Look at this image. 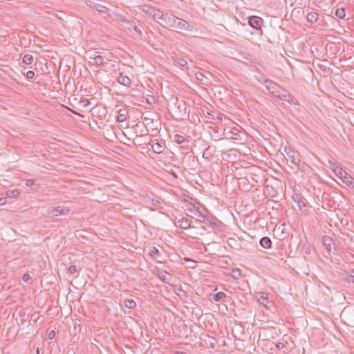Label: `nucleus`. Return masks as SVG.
I'll return each instance as SVG.
<instances>
[{
  "instance_id": "obj_17",
  "label": "nucleus",
  "mask_w": 354,
  "mask_h": 354,
  "mask_svg": "<svg viewBox=\"0 0 354 354\" xmlns=\"http://www.w3.org/2000/svg\"><path fill=\"white\" fill-rule=\"evenodd\" d=\"M322 242L324 246L326 247V250L328 252H330L331 246L333 244V239L330 236L324 235L322 236Z\"/></svg>"
},
{
  "instance_id": "obj_3",
  "label": "nucleus",
  "mask_w": 354,
  "mask_h": 354,
  "mask_svg": "<svg viewBox=\"0 0 354 354\" xmlns=\"http://www.w3.org/2000/svg\"><path fill=\"white\" fill-rule=\"evenodd\" d=\"M263 85L266 86L269 93L276 97L279 95L281 90H283V88H281L279 85L270 80H264Z\"/></svg>"
},
{
  "instance_id": "obj_12",
  "label": "nucleus",
  "mask_w": 354,
  "mask_h": 354,
  "mask_svg": "<svg viewBox=\"0 0 354 354\" xmlns=\"http://www.w3.org/2000/svg\"><path fill=\"white\" fill-rule=\"evenodd\" d=\"M218 219L211 213L207 214L205 221L203 223L208 224L210 227H214L217 225Z\"/></svg>"
},
{
  "instance_id": "obj_44",
  "label": "nucleus",
  "mask_w": 354,
  "mask_h": 354,
  "mask_svg": "<svg viewBox=\"0 0 354 354\" xmlns=\"http://www.w3.org/2000/svg\"><path fill=\"white\" fill-rule=\"evenodd\" d=\"M133 29V30L138 35H142V32L140 30V28H138L136 25L132 28Z\"/></svg>"
},
{
  "instance_id": "obj_53",
  "label": "nucleus",
  "mask_w": 354,
  "mask_h": 354,
  "mask_svg": "<svg viewBox=\"0 0 354 354\" xmlns=\"http://www.w3.org/2000/svg\"><path fill=\"white\" fill-rule=\"evenodd\" d=\"M208 113L209 116H212L211 113Z\"/></svg>"
},
{
  "instance_id": "obj_54",
  "label": "nucleus",
  "mask_w": 354,
  "mask_h": 354,
  "mask_svg": "<svg viewBox=\"0 0 354 354\" xmlns=\"http://www.w3.org/2000/svg\"><path fill=\"white\" fill-rule=\"evenodd\" d=\"M353 273H354V271H353Z\"/></svg>"
},
{
  "instance_id": "obj_22",
  "label": "nucleus",
  "mask_w": 354,
  "mask_h": 354,
  "mask_svg": "<svg viewBox=\"0 0 354 354\" xmlns=\"http://www.w3.org/2000/svg\"><path fill=\"white\" fill-rule=\"evenodd\" d=\"M209 212L206 208H202L201 212L198 214V217L196 220L199 222L203 223L205 221V218L207 216V214H209Z\"/></svg>"
},
{
  "instance_id": "obj_52",
  "label": "nucleus",
  "mask_w": 354,
  "mask_h": 354,
  "mask_svg": "<svg viewBox=\"0 0 354 354\" xmlns=\"http://www.w3.org/2000/svg\"><path fill=\"white\" fill-rule=\"evenodd\" d=\"M186 214H187V216H190V217L193 218V216H192V215H191V214H189L188 212H187V213H186Z\"/></svg>"
},
{
  "instance_id": "obj_41",
  "label": "nucleus",
  "mask_w": 354,
  "mask_h": 354,
  "mask_svg": "<svg viewBox=\"0 0 354 354\" xmlns=\"http://www.w3.org/2000/svg\"><path fill=\"white\" fill-rule=\"evenodd\" d=\"M234 278L237 279L241 276V272L239 269H236V270H233Z\"/></svg>"
},
{
  "instance_id": "obj_33",
  "label": "nucleus",
  "mask_w": 354,
  "mask_h": 354,
  "mask_svg": "<svg viewBox=\"0 0 354 354\" xmlns=\"http://www.w3.org/2000/svg\"><path fill=\"white\" fill-rule=\"evenodd\" d=\"M169 276V277H171V275L169 274V272H167V271L165 270H161L159 274H158V277L162 281H165V282H167V277Z\"/></svg>"
},
{
  "instance_id": "obj_25",
  "label": "nucleus",
  "mask_w": 354,
  "mask_h": 354,
  "mask_svg": "<svg viewBox=\"0 0 354 354\" xmlns=\"http://www.w3.org/2000/svg\"><path fill=\"white\" fill-rule=\"evenodd\" d=\"M126 110H120L118 112V115L117 117V122H123L126 120L127 116H126Z\"/></svg>"
},
{
  "instance_id": "obj_43",
  "label": "nucleus",
  "mask_w": 354,
  "mask_h": 354,
  "mask_svg": "<svg viewBox=\"0 0 354 354\" xmlns=\"http://www.w3.org/2000/svg\"><path fill=\"white\" fill-rule=\"evenodd\" d=\"M346 281L348 283H354V275H350L346 278Z\"/></svg>"
},
{
  "instance_id": "obj_46",
  "label": "nucleus",
  "mask_w": 354,
  "mask_h": 354,
  "mask_svg": "<svg viewBox=\"0 0 354 354\" xmlns=\"http://www.w3.org/2000/svg\"><path fill=\"white\" fill-rule=\"evenodd\" d=\"M277 347L278 349H281L283 348V344L281 342H279L277 344Z\"/></svg>"
},
{
  "instance_id": "obj_21",
  "label": "nucleus",
  "mask_w": 354,
  "mask_h": 354,
  "mask_svg": "<svg viewBox=\"0 0 354 354\" xmlns=\"http://www.w3.org/2000/svg\"><path fill=\"white\" fill-rule=\"evenodd\" d=\"M149 255L153 259H158L161 257V254H160V251L155 246H153L149 248Z\"/></svg>"
},
{
  "instance_id": "obj_2",
  "label": "nucleus",
  "mask_w": 354,
  "mask_h": 354,
  "mask_svg": "<svg viewBox=\"0 0 354 354\" xmlns=\"http://www.w3.org/2000/svg\"><path fill=\"white\" fill-rule=\"evenodd\" d=\"M70 212V208L65 206L50 207L47 210V214L51 218L60 216H67Z\"/></svg>"
},
{
  "instance_id": "obj_11",
  "label": "nucleus",
  "mask_w": 354,
  "mask_h": 354,
  "mask_svg": "<svg viewBox=\"0 0 354 354\" xmlns=\"http://www.w3.org/2000/svg\"><path fill=\"white\" fill-rule=\"evenodd\" d=\"M118 82L119 84L127 87H130L131 84V79L127 75H124L122 73H120V75L118 78Z\"/></svg>"
},
{
  "instance_id": "obj_42",
  "label": "nucleus",
  "mask_w": 354,
  "mask_h": 354,
  "mask_svg": "<svg viewBox=\"0 0 354 354\" xmlns=\"http://www.w3.org/2000/svg\"><path fill=\"white\" fill-rule=\"evenodd\" d=\"M55 337V330H51L48 335V339H53L54 337Z\"/></svg>"
},
{
  "instance_id": "obj_24",
  "label": "nucleus",
  "mask_w": 354,
  "mask_h": 354,
  "mask_svg": "<svg viewBox=\"0 0 354 354\" xmlns=\"http://www.w3.org/2000/svg\"><path fill=\"white\" fill-rule=\"evenodd\" d=\"M342 180L346 185L351 187L354 184V178L348 174L344 176Z\"/></svg>"
},
{
  "instance_id": "obj_14",
  "label": "nucleus",
  "mask_w": 354,
  "mask_h": 354,
  "mask_svg": "<svg viewBox=\"0 0 354 354\" xmlns=\"http://www.w3.org/2000/svg\"><path fill=\"white\" fill-rule=\"evenodd\" d=\"M329 163L332 164L333 170L337 176L342 179L344 176L346 175L347 173L334 162L330 161Z\"/></svg>"
},
{
  "instance_id": "obj_27",
  "label": "nucleus",
  "mask_w": 354,
  "mask_h": 354,
  "mask_svg": "<svg viewBox=\"0 0 354 354\" xmlns=\"http://www.w3.org/2000/svg\"><path fill=\"white\" fill-rule=\"evenodd\" d=\"M214 301L218 302L222 301L225 297H226V295L223 292H218L212 296Z\"/></svg>"
},
{
  "instance_id": "obj_36",
  "label": "nucleus",
  "mask_w": 354,
  "mask_h": 354,
  "mask_svg": "<svg viewBox=\"0 0 354 354\" xmlns=\"http://www.w3.org/2000/svg\"><path fill=\"white\" fill-rule=\"evenodd\" d=\"M77 271V267L75 266L72 265V266H70L68 268V272H70L71 274H74Z\"/></svg>"
},
{
  "instance_id": "obj_35",
  "label": "nucleus",
  "mask_w": 354,
  "mask_h": 354,
  "mask_svg": "<svg viewBox=\"0 0 354 354\" xmlns=\"http://www.w3.org/2000/svg\"><path fill=\"white\" fill-rule=\"evenodd\" d=\"M23 281L26 283H31V281H32V277H30V274L26 273L23 275Z\"/></svg>"
},
{
  "instance_id": "obj_30",
  "label": "nucleus",
  "mask_w": 354,
  "mask_h": 354,
  "mask_svg": "<svg viewBox=\"0 0 354 354\" xmlns=\"http://www.w3.org/2000/svg\"><path fill=\"white\" fill-rule=\"evenodd\" d=\"M33 62V57L32 55L26 54L22 58V62L26 64H30Z\"/></svg>"
},
{
  "instance_id": "obj_16",
  "label": "nucleus",
  "mask_w": 354,
  "mask_h": 354,
  "mask_svg": "<svg viewBox=\"0 0 354 354\" xmlns=\"http://www.w3.org/2000/svg\"><path fill=\"white\" fill-rule=\"evenodd\" d=\"M259 244L262 248L269 249L272 246V241L269 237L264 236L260 239Z\"/></svg>"
},
{
  "instance_id": "obj_15",
  "label": "nucleus",
  "mask_w": 354,
  "mask_h": 354,
  "mask_svg": "<svg viewBox=\"0 0 354 354\" xmlns=\"http://www.w3.org/2000/svg\"><path fill=\"white\" fill-rule=\"evenodd\" d=\"M214 152V148L209 146L203 153V158L207 160H211Z\"/></svg>"
},
{
  "instance_id": "obj_37",
  "label": "nucleus",
  "mask_w": 354,
  "mask_h": 354,
  "mask_svg": "<svg viewBox=\"0 0 354 354\" xmlns=\"http://www.w3.org/2000/svg\"><path fill=\"white\" fill-rule=\"evenodd\" d=\"M35 76V73L34 71H28L26 74V77L28 80H32L33 79Z\"/></svg>"
},
{
  "instance_id": "obj_50",
  "label": "nucleus",
  "mask_w": 354,
  "mask_h": 354,
  "mask_svg": "<svg viewBox=\"0 0 354 354\" xmlns=\"http://www.w3.org/2000/svg\"><path fill=\"white\" fill-rule=\"evenodd\" d=\"M19 315L21 317H24L25 315V313H20Z\"/></svg>"
},
{
  "instance_id": "obj_51",
  "label": "nucleus",
  "mask_w": 354,
  "mask_h": 354,
  "mask_svg": "<svg viewBox=\"0 0 354 354\" xmlns=\"http://www.w3.org/2000/svg\"><path fill=\"white\" fill-rule=\"evenodd\" d=\"M239 134H234V137L233 138L234 139H237L236 136H239Z\"/></svg>"
},
{
  "instance_id": "obj_7",
  "label": "nucleus",
  "mask_w": 354,
  "mask_h": 354,
  "mask_svg": "<svg viewBox=\"0 0 354 354\" xmlns=\"http://www.w3.org/2000/svg\"><path fill=\"white\" fill-rule=\"evenodd\" d=\"M282 91H283V93L280 92L279 95H277V97L282 101L287 102L290 104H298L297 100L292 94L288 93L287 91H285L284 89Z\"/></svg>"
},
{
  "instance_id": "obj_39",
  "label": "nucleus",
  "mask_w": 354,
  "mask_h": 354,
  "mask_svg": "<svg viewBox=\"0 0 354 354\" xmlns=\"http://www.w3.org/2000/svg\"><path fill=\"white\" fill-rule=\"evenodd\" d=\"M304 198H299V201H297V203H298V206L300 209H301L302 207H305L306 206V204H305V202H304Z\"/></svg>"
},
{
  "instance_id": "obj_18",
  "label": "nucleus",
  "mask_w": 354,
  "mask_h": 354,
  "mask_svg": "<svg viewBox=\"0 0 354 354\" xmlns=\"http://www.w3.org/2000/svg\"><path fill=\"white\" fill-rule=\"evenodd\" d=\"M307 21L310 24L315 23L319 19V15L317 12H311L307 15Z\"/></svg>"
},
{
  "instance_id": "obj_29",
  "label": "nucleus",
  "mask_w": 354,
  "mask_h": 354,
  "mask_svg": "<svg viewBox=\"0 0 354 354\" xmlns=\"http://www.w3.org/2000/svg\"><path fill=\"white\" fill-rule=\"evenodd\" d=\"M19 194L20 192L17 189L12 190H8L6 192V196L8 198H16L19 195Z\"/></svg>"
},
{
  "instance_id": "obj_19",
  "label": "nucleus",
  "mask_w": 354,
  "mask_h": 354,
  "mask_svg": "<svg viewBox=\"0 0 354 354\" xmlns=\"http://www.w3.org/2000/svg\"><path fill=\"white\" fill-rule=\"evenodd\" d=\"M138 8L140 11H142L147 15H151L153 12H154L153 8H152L148 5H145V4L139 6Z\"/></svg>"
},
{
  "instance_id": "obj_1",
  "label": "nucleus",
  "mask_w": 354,
  "mask_h": 354,
  "mask_svg": "<svg viewBox=\"0 0 354 354\" xmlns=\"http://www.w3.org/2000/svg\"><path fill=\"white\" fill-rule=\"evenodd\" d=\"M163 26L171 30H192L193 26L187 21L180 19L176 16H168L166 15L164 19Z\"/></svg>"
},
{
  "instance_id": "obj_10",
  "label": "nucleus",
  "mask_w": 354,
  "mask_h": 354,
  "mask_svg": "<svg viewBox=\"0 0 354 354\" xmlns=\"http://www.w3.org/2000/svg\"><path fill=\"white\" fill-rule=\"evenodd\" d=\"M88 63L90 65H95L97 66H101L104 63V57L101 55H95L94 57H90Z\"/></svg>"
},
{
  "instance_id": "obj_45",
  "label": "nucleus",
  "mask_w": 354,
  "mask_h": 354,
  "mask_svg": "<svg viewBox=\"0 0 354 354\" xmlns=\"http://www.w3.org/2000/svg\"><path fill=\"white\" fill-rule=\"evenodd\" d=\"M151 203L153 206H158L160 204V202L158 200L152 199Z\"/></svg>"
},
{
  "instance_id": "obj_9",
  "label": "nucleus",
  "mask_w": 354,
  "mask_h": 354,
  "mask_svg": "<svg viewBox=\"0 0 354 354\" xmlns=\"http://www.w3.org/2000/svg\"><path fill=\"white\" fill-rule=\"evenodd\" d=\"M184 201L189 203L194 209H198L199 207H202V204L198 201H197L196 198H193L192 197L188 195H184Z\"/></svg>"
},
{
  "instance_id": "obj_26",
  "label": "nucleus",
  "mask_w": 354,
  "mask_h": 354,
  "mask_svg": "<svg viewBox=\"0 0 354 354\" xmlns=\"http://www.w3.org/2000/svg\"><path fill=\"white\" fill-rule=\"evenodd\" d=\"M174 61L176 63H177L179 66L182 67H187V62L186 59L183 57L177 56L174 58Z\"/></svg>"
},
{
  "instance_id": "obj_31",
  "label": "nucleus",
  "mask_w": 354,
  "mask_h": 354,
  "mask_svg": "<svg viewBox=\"0 0 354 354\" xmlns=\"http://www.w3.org/2000/svg\"><path fill=\"white\" fill-rule=\"evenodd\" d=\"M185 140H187V142H189L188 140H187L184 136H181V135H179V134H176L174 135V141L178 144H182L183 143Z\"/></svg>"
},
{
  "instance_id": "obj_47",
  "label": "nucleus",
  "mask_w": 354,
  "mask_h": 354,
  "mask_svg": "<svg viewBox=\"0 0 354 354\" xmlns=\"http://www.w3.org/2000/svg\"><path fill=\"white\" fill-rule=\"evenodd\" d=\"M202 208H203V207H199L198 209H194L198 212V214L201 212Z\"/></svg>"
},
{
  "instance_id": "obj_6",
  "label": "nucleus",
  "mask_w": 354,
  "mask_h": 354,
  "mask_svg": "<svg viewBox=\"0 0 354 354\" xmlns=\"http://www.w3.org/2000/svg\"><path fill=\"white\" fill-rule=\"evenodd\" d=\"M255 298L266 308L269 309L272 306V302L268 300V295L266 292H258L255 293Z\"/></svg>"
},
{
  "instance_id": "obj_38",
  "label": "nucleus",
  "mask_w": 354,
  "mask_h": 354,
  "mask_svg": "<svg viewBox=\"0 0 354 354\" xmlns=\"http://www.w3.org/2000/svg\"><path fill=\"white\" fill-rule=\"evenodd\" d=\"M196 77L199 81H203V79L205 77V75L201 72H198L196 73Z\"/></svg>"
},
{
  "instance_id": "obj_8",
  "label": "nucleus",
  "mask_w": 354,
  "mask_h": 354,
  "mask_svg": "<svg viewBox=\"0 0 354 354\" xmlns=\"http://www.w3.org/2000/svg\"><path fill=\"white\" fill-rule=\"evenodd\" d=\"M249 25L255 30H259L263 24V19L257 16H251L248 17Z\"/></svg>"
},
{
  "instance_id": "obj_13",
  "label": "nucleus",
  "mask_w": 354,
  "mask_h": 354,
  "mask_svg": "<svg viewBox=\"0 0 354 354\" xmlns=\"http://www.w3.org/2000/svg\"><path fill=\"white\" fill-rule=\"evenodd\" d=\"M177 223L179 227L187 230L191 227V221L187 218H181L178 219Z\"/></svg>"
},
{
  "instance_id": "obj_28",
  "label": "nucleus",
  "mask_w": 354,
  "mask_h": 354,
  "mask_svg": "<svg viewBox=\"0 0 354 354\" xmlns=\"http://www.w3.org/2000/svg\"><path fill=\"white\" fill-rule=\"evenodd\" d=\"M124 306L129 309H133L136 306V303L133 299H126L124 301Z\"/></svg>"
},
{
  "instance_id": "obj_4",
  "label": "nucleus",
  "mask_w": 354,
  "mask_h": 354,
  "mask_svg": "<svg viewBox=\"0 0 354 354\" xmlns=\"http://www.w3.org/2000/svg\"><path fill=\"white\" fill-rule=\"evenodd\" d=\"M85 3L91 9L97 11L100 14H107V17L109 18L111 15L108 14L109 8L102 5L95 3L93 0H85Z\"/></svg>"
},
{
  "instance_id": "obj_23",
  "label": "nucleus",
  "mask_w": 354,
  "mask_h": 354,
  "mask_svg": "<svg viewBox=\"0 0 354 354\" xmlns=\"http://www.w3.org/2000/svg\"><path fill=\"white\" fill-rule=\"evenodd\" d=\"M151 149L155 153H160L163 151V146L157 142L151 145Z\"/></svg>"
},
{
  "instance_id": "obj_48",
  "label": "nucleus",
  "mask_w": 354,
  "mask_h": 354,
  "mask_svg": "<svg viewBox=\"0 0 354 354\" xmlns=\"http://www.w3.org/2000/svg\"><path fill=\"white\" fill-rule=\"evenodd\" d=\"M36 354H39V348L38 347L36 349Z\"/></svg>"
},
{
  "instance_id": "obj_40",
  "label": "nucleus",
  "mask_w": 354,
  "mask_h": 354,
  "mask_svg": "<svg viewBox=\"0 0 354 354\" xmlns=\"http://www.w3.org/2000/svg\"><path fill=\"white\" fill-rule=\"evenodd\" d=\"M35 180L33 179H28L26 181V185L27 187H32L35 185Z\"/></svg>"
},
{
  "instance_id": "obj_34",
  "label": "nucleus",
  "mask_w": 354,
  "mask_h": 354,
  "mask_svg": "<svg viewBox=\"0 0 354 354\" xmlns=\"http://www.w3.org/2000/svg\"><path fill=\"white\" fill-rule=\"evenodd\" d=\"M122 24L127 27L129 29H131L135 25V22L133 21H129L127 19H122Z\"/></svg>"
},
{
  "instance_id": "obj_49",
  "label": "nucleus",
  "mask_w": 354,
  "mask_h": 354,
  "mask_svg": "<svg viewBox=\"0 0 354 354\" xmlns=\"http://www.w3.org/2000/svg\"><path fill=\"white\" fill-rule=\"evenodd\" d=\"M187 212H189V213H191L193 212L192 209H187Z\"/></svg>"
},
{
  "instance_id": "obj_32",
  "label": "nucleus",
  "mask_w": 354,
  "mask_h": 354,
  "mask_svg": "<svg viewBox=\"0 0 354 354\" xmlns=\"http://www.w3.org/2000/svg\"><path fill=\"white\" fill-rule=\"evenodd\" d=\"M335 15L339 19H344L346 16V12L344 8H337L335 10Z\"/></svg>"
},
{
  "instance_id": "obj_20",
  "label": "nucleus",
  "mask_w": 354,
  "mask_h": 354,
  "mask_svg": "<svg viewBox=\"0 0 354 354\" xmlns=\"http://www.w3.org/2000/svg\"><path fill=\"white\" fill-rule=\"evenodd\" d=\"M153 18L156 19V20H162V22L164 23V19H165V16L166 15H164V13L159 10H156L154 8V12H153L152 15Z\"/></svg>"
},
{
  "instance_id": "obj_5",
  "label": "nucleus",
  "mask_w": 354,
  "mask_h": 354,
  "mask_svg": "<svg viewBox=\"0 0 354 354\" xmlns=\"http://www.w3.org/2000/svg\"><path fill=\"white\" fill-rule=\"evenodd\" d=\"M284 151L286 153L288 157L289 158L291 163L299 166L301 162L300 155L297 151H295L291 149L290 147H285Z\"/></svg>"
}]
</instances>
